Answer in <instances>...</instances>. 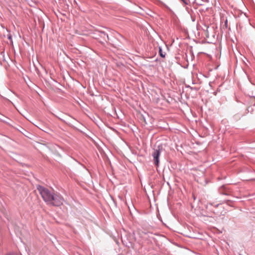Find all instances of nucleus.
I'll use <instances>...</instances> for the list:
<instances>
[{"label":"nucleus","mask_w":255,"mask_h":255,"mask_svg":"<svg viewBox=\"0 0 255 255\" xmlns=\"http://www.w3.org/2000/svg\"><path fill=\"white\" fill-rule=\"evenodd\" d=\"M38 190L46 202L55 206L62 205L63 198L60 194L51 192L42 186H40Z\"/></svg>","instance_id":"nucleus-1"},{"label":"nucleus","mask_w":255,"mask_h":255,"mask_svg":"<svg viewBox=\"0 0 255 255\" xmlns=\"http://www.w3.org/2000/svg\"><path fill=\"white\" fill-rule=\"evenodd\" d=\"M160 151L159 149L154 150L153 153H152L154 163L157 166H158L159 164V156L160 155Z\"/></svg>","instance_id":"nucleus-2"},{"label":"nucleus","mask_w":255,"mask_h":255,"mask_svg":"<svg viewBox=\"0 0 255 255\" xmlns=\"http://www.w3.org/2000/svg\"><path fill=\"white\" fill-rule=\"evenodd\" d=\"M194 3L197 5H202L203 0H194Z\"/></svg>","instance_id":"nucleus-3"},{"label":"nucleus","mask_w":255,"mask_h":255,"mask_svg":"<svg viewBox=\"0 0 255 255\" xmlns=\"http://www.w3.org/2000/svg\"><path fill=\"white\" fill-rule=\"evenodd\" d=\"M159 54H160L161 57H163V58L165 57V54H163L162 50H161V48H159Z\"/></svg>","instance_id":"nucleus-4"},{"label":"nucleus","mask_w":255,"mask_h":255,"mask_svg":"<svg viewBox=\"0 0 255 255\" xmlns=\"http://www.w3.org/2000/svg\"><path fill=\"white\" fill-rule=\"evenodd\" d=\"M165 7L169 9L170 10H171V9L170 8H169L167 6L165 5Z\"/></svg>","instance_id":"nucleus-5"}]
</instances>
